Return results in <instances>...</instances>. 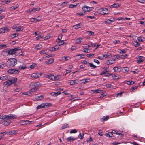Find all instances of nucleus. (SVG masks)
Instances as JSON below:
<instances>
[{
  "label": "nucleus",
  "instance_id": "f257e3e1",
  "mask_svg": "<svg viewBox=\"0 0 145 145\" xmlns=\"http://www.w3.org/2000/svg\"><path fill=\"white\" fill-rule=\"evenodd\" d=\"M0 119L1 120V121H3L2 123L4 125H8L11 122L10 121L9 119L7 116L5 115H0Z\"/></svg>",
  "mask_w": 145,
  "mask_h": 145
},
{
  "label": "nucleus",
  "instance_id": "f03ea898",
  "mask_svg": "<svg viewBox=\"0 0 145 145\" xmlns=\"http://www.w3.org/2000/svg\"><path fill=\"white\" fill-rule=\"evenodd\" d=\"M17 60L15 58L9 59L7 62V65L8 67H12L14 66L17 63Z\"/></svg>",
  "mask_w": 145,
  "mask_h": 145
},
{
  "label": "nucleus",
  "instance_id": "7ed1b4c3",
  "mask_svg": "<svg viewBox=\"0 0 145 145\" xmlns=\"http://www.w3.org/2000/svg\"><path fill=\"white\" fill-rule=\"evenodd\" d=\"M41 84L38 82H36L33 83V88H31L30 90L31 91V93L33 94L34 92L37 91V87H38L41 86Z\"/></svg>",
  "mask_w": 145,
  "mask_h": 145
},
{
  "label": "nucleus",
  "instance_id": "20e7f679",
  "mask_svg": "<svg viewBox=\"0 0 145 145\" xmlns=\"http://www.w3.org/2000/svg\"><path fill=\"white\" fill-rule=\"evenodd\" d=\"M99 12L100 14L103 15L108 14L109 12V10L106 8H102L99 9Z\"/></svg>",
  "mask_w": 145,
  "mask_h": 145
},
{
  "label": "nucleus",
  "instance_id": "39448f33",
  "mask_svg": "<svg viewBox=\"0 0 145 145\" xmlns=\"http://www.w3.org/2000/svg\"><path fill=\"white\" fill-rule=\"evenodd\" d=\"M19 69H10L7 71V72L11 74H17L19 73Z\"/></svg>",
  "mask_w": 145,
  "mask_h": 145
},
{
  "label": "nucleus",
  "instance_id": "423d86ee",
  "mask_svg": "<svg viewBox=\"0 0 145 145\" xmlns=\"http://www.w3.org/2000/svg\"><path fill=\"white\" fill-rule=\"evenodd\" d=\"M19 50L20 49L19 48H17L10 49L8 51V54L10 55H13L15 54L16 53L17 51Z\"/></svg>",
  "mask_w": 145,
  "mask_h": 145
},
{
  "label": "nucleus",
  "instance_id": "0eeeda50",
  "mask_svg": "<svg viewBox=\"0 0 145 145\" xmlns=\"http://www.w3.org/2000/svg\"><path fill=\"white\" fill-rule=\"evenodd\" d=\"M10 30V29L7 26H5L0 29V34L1 33H4L5 32L9 31Z\"/></svg>",
  "mask_w": 145,
  "mask_h": 145
},
{
  "label": "nucleus",
  "instance_id": "6e6552de",
  "mask_svg": "<svg viewBox=\"0 0 145 145\" xmlns=\"http://www.w3.org/2000/svg\"><path fill=\"white\" fill-rule=\"evenodd\" d=\"M137 59H138L137 60V62L139 64L142 63L143 61V59L144 58V57L143 56H138L137 57Z\"/></svg>",
  "mask_w": 145,
  "mask_h": 145
},
{
  "label": "nucleus",
  "instance_id": "1a4fd4ad",
  "mask_svg": "<svg viewBox=\"0 0 145 145\" xmlns=\"http://www.w3.org/2000/svg\"><path fill=\"white\" fill-rule=\"evenodd\" d=\"M46 76L47 78L52 80H57V77L52 74L47 75H46Z\"/></svg>",
  "mask_w": 145,
  "mask_h": 145
},
{
  "label": "nucleus",
  "instance_id": "9d476101",
  "mask_svg": "<svg viewBox=\"0 0 145 145\" xmlns=\"http://www.w3.org/2000/svg\"><path fill=\"white\" fill-rule=\"evenodd\" d=\"M41 75V74L38 73H34L31 75V77L33 78H37L40 77Z\"/></svg>",
  "mask_w": 145,
  "mask_h": 145
},
{
  "label": "nucleus",
  "instance_id": "9b49d317",
  "mask_svg": "<svg viewBox=\"0 0 145 145\" xmlns=\"http://www.w3.org/2000/svg\"><path fill=\"white\" fill-rule=\"evenodd\" d=\"M59 48V46L57 44L54 47H51L50 48H49V50L51 51H55L58 49Z\"/></svg>",
  "mask_w": 145,
  "mask_h": 145
},
{
  "label": "nucleus",
  "instance_id": "f8f14e48",
  "mask_svg": "<svg viewBox=\"0 0 145 145\" xmlns=\"http://www.w3.org/2000/svg\"><path fill=\"white\" fill-rule=\"evenodd\" d=\"M90 7L86 6L84 5L82 7V10L85 12H87L90 10Z\"/></svg>",
  "mask_w": 145,
  "mask_h": 145
},
{
  "label": "nucleus",
  "instance_id": "ddd939ff",
  "mask_svg": "<svg viewBox=\"0 0 145 145\" xmlns=\"http://www.w3.org/2000/svg\"><path fill=\"white\" fill-rule=\"evenodd\" d=\"M77 138H75L74 137L70 136L67 138L66 141L67 142H69L71 141H74Z\"/></svg>",
  "mask_w": 145,
  "mask_h": 145
},
{
  "label": "nucleus",
  "instance_id": "4468645a",
  "mask_svg": "<svg viewBox=\"0 0 145 145\" xmlns=\"http://www.w3.org/2000/svg\"><path fill=\"white\" fill-rule=\"evenodd\" d=\"M78 80H72L70 82H69L68 83L69 84L71 85H73L78 83Z\"/></svg>",
  "mask_w": 145,
  "mask_h": 145
},
{
  "label": "nucleus",
  "instance_id": "2eb2a0df",
  "mask_svg": "<svg viewBox=\"0 0 145 145\" xmlns=\"http://www.w3.org/2000/svg\"><path fill=\"white\" fill-rule=\"evenodd\" d=\"M54 61V59L53 58H50L48 60L46 61L45 63L47 64H50L52 63Z\"/></svg>",
  "mask_w": 145,
  "mask_h": 145
},
{
  "label": "nucleus",
  "instance_id": "dca6fc26",
  "mask_svg": "<svg viewBox=\"0 0 145 145\" xmlns=\"http://www.w3.org/2000/svg\"><path fill=\"white\" fill-rule=\"evenodd\" d=\"M109 118V116L108 115L107 116H104L101 118L100 120L101 122H104L107 120Z\"/></svg>",
  "mask_w": 145,
  "mask_h": 145
},
{
  "label": "nucleus",
  "instance_id": "f3484780",
  "mask_svg": "<svg viewBox=\"0 0 145 145\" xmlns=\"http://www.w3.org/2000/svg\"><path fill=\"white\" fill-rule=\"evenodd\" d=\"M17 132L15 130H12L7 133V134L8 135H14L16 134Z\"/></svg>",
  "mask_w": 145,
  "mask_h": 145
},
{
  "label": "nucleus",
  "instance_id": "a211bd4d",
  "mask_svg": "<svg viewBox=\"0 0 145 145\" xmlns=\"http://www.w3.org/2000/svg\"><path fill=\"white\" fill-rule=\"evenodd\" d=\"M82 25V24L81 23H80L79 24H77L74 26V29H77L78 28H80L81 26Z\"/></svg>",
  "mask_w": 145,
  "mask_h": 145
},
{
  "label": "nucleus",
  "instance_id": "6ab92c4d",
  "mask_svg": "<svg viewBox=\"0 0 145 145\" xmlns=\"http://www.w3.org/2000/svg\"><path fill=\"white\" fill-rule=\"evenodd\" d=\"M8 76L5 75L0 77V80L5 81L8 79Z\"/></svg>",
  "mask_w": 145,
  "mask_h": 145
},
{
  "label": "nucleus",
  "instance_id": "aec40b11",
  "mask_svg": "<svg viewBox=\"0 0 145 145\" xmlns=\"http://www.w3.org/2000/svg\"><path fill=\"white\" fill-rule=\"evenodd\" d=\"M27 66L25 64H23L22 65H20L18 67L20 69L24 70L25 69L27 68Z\"/></svg>",
  "mask_w": 145,
  "mask_h": 145
},
{
  "label": "nucleus",
  "instance_id": "412c9836",
  "mask_svg": "<svg viewBox=\"0 0 145 145\" xmlns=\"http://www.w3.org/2000/svg\"><path fill=\"white\" fill-rule=\"evenodd\" d=\"M132 44L133 46L136 47H137L138 46H140V43L136 41H133L132 42Z\"/></svg>",
  "mask_w": 145,
  "mask_h": 145
},
{
  "label": "nucleus",
  "instance_id": "4be33fe9",
  "mask_svg": "<svg viewBox=\"0 0 145 145\" xmlns=\"http://www.w3.org/2000/svg\"><path fill=\"white\" fill-rule=\"evenodd\" d=\"M7 116L9 120L10 119H16L17 117L16 115L13 114H10Z\"/></svg>",
  "mask_w": 145,
  "mask_h": 145
},
{
  "label": "nucleus",
  "instance_id": "5701e85b",
  "mask_svg": "<svg viewBox=\"0 0 145 145\" xmlns=\"http://www.w3.org/2000/svg\"><path fill=\"white\" fill-rule=\"evenodd\" d=\"M44 97V95H41L39 96H36L35 99L37 100H40L42 99Z\"/></svg>",
  "mask_w": 145,
  "mask_h": 145
},
{
  "label": "nucleus",
  "instance_id": "b1692460",
  "mask_svg": "<svg viewBox=\"0 0 145 145\" xmlns=\"http://www.w3.org/2000/svg\"><path fill=\"white\" fill-rule=\"evenodd\" d=\"M137 39L139 42H142L144 41L145 40V38L141 36L137 38Z\"/></svg>",
  "mask_w": 145,
  "mask_h": 145
},
{
  "label": "nucleus",
  "instance_id": "393cba45",
  "mask_svg": "<svg viewBox=\"0 0 145 145\" xmlns=\"http://www.w3.org/2000/svg\"><path fill=\"white\" fill-rule=\"evenodd\" d=\"M82 41V38H79L77 39L76 40V44H79Z\"/></svg>",
  "mask_w": 145,
  "mask_h": 145
},
{
  "label": "nucleus",
  "instance_id": "a878e982",
  "mask_svg": "<svg viewBox=\"0 0 145 145\" xmlns=\"http://www.w3.org/2000/svg\"><path fill=\"white\" fill-rule=\"evenodd\" d=\"M10 81V83L11 85L17 81V79L16 78H12V79L9 80Z\"/></svg>",
  "mask_w": 145,
  "mask_h": 145
},
{
  "label": "nucleus",
  "instance_id": "bb28decb",
  "mask_svg": "<svg viewBox=\"0 0 145 145\" xmlns=\"http://www.w3.org/2000/svg\"><path fill=\"white\" fill-rule=\"evenodd\" d=\"M3 84L4 85H7V86H9L11 85V84L9 80L3 82Z\"/></svg>",
  "mask_w": 145,
  "mask_h": 145
},
{
  "label": "nucleus",
  "instance_id": "cd10ccee",
  "mask_svg": "<svg viewBox=\"0 0 145 145\" xmlns=\"http://www.w3.org/2000/svg\"><path fill=\"white\" fill-rule=\"evenodd\" d=\"M112 77L113 79L117 80L119 79L120 78V76H118L114 74H112Z\"/></svg>",
  "mask_w": 145,
  "mask_h": 145
},
{
  "label": "nucleus",
  "instance_id": "c85d7f7f",
  "mask_svg": "<svg viewBox=\"0 0 145 145\" xmlns=\"http://www.w3.org/2000/svg\"><path fill=\"white\" fill-rule=\"evenodd\" d=\"M42 47V46L41 44H39L36 46L35 48L37 50H38L41 48Z\"/></svg>",
  "mask_w": 145,
  "mask_h": 145
},
{
  "label": "nucleus",
  "instance_id": "c756f323",
  "mask_svg": "<svg viewBox=\"0 0 145 145\" xmlns=\"http://www.w3.org/2000/svg\"><path fill=\"white\" fill-rule=\"evenodd\" d=\"M69 125L67 124V123L65 124L62 125V127H61V129H65V128H69Z\"/></svg>",
  "mask_w": 145,
  "mask_h": 145
},
{
  "label": "nucleus",
  "instance_id": "7c9ffc66",
  "mask_svg": "<svg viewBox=\"0 0 145 145\" xmlns=\"http://www.w3.org/2000/svg\"><path fill=\"white\" fill-rule=\"evenodd\" d=\"M119 7V5L118 3H114L110 6V8H118Z\"/></svg>",
  "mask_w": 145,
  "mask_h": 145
},
{
  "label": "nucleus",
  "instance_id": "2f4dec72",
  "mask_svg": "<svg viewBox=\"0 0 145 145\" xmlns=\"http://www.w3.org/2000/svg\"><path fill=\"white\" fill-rule=\"evenodd\" d=\"M61 94L60 92L58 91L57 92H53L52 93V95L54 96H57Z\"/></svg>",
  "mask_w": 145,
  "mask_h": 145
},
{
  "label": "nucleus",
  "instance_id": "473e14b6",
  "mask_svg": "<svg viewBox=\"0 0 145 145\" xmlns=\"http://www.w3.org/2000/svg\"><path fill=\"white\" fill-rule=\"evenodd\" d=\"M115 59L113 60H107L106 61L107 63L108 64H112L114 63Z\"/></svg>",
  "mask_w": 145,
  "mask_h": 145
},
{
  "label": "nucleus",
  "instance_id": "72a5a7b5",
  "mask_svg": "<svg viewBox=\"0 0 145 145\" xmlns=\"http://www.w3.org/2000/svg\"><path fill=\"white\" fill-rule=\"evenodd\" d=\"M44 108V105L43 103L41 104L40 105H38L37 107V109H39L42 108Z\"/></svg>",
  "mask_w": 145,
  "mask_h": 145
},
{
  "label": "nucleus",
  "instance_id": "f704fd0d",
  "mask_svg": "<svg viewBox=\"0 0 145 145\" xmlns=\"http://www.w3.org/2000/svg\"><path fill=\"white\" fill-rule=\"evenodd\" d=\"M66 44V43L64 42L63 40H61L59 41V42H58L57 44L59 46H61V45H62L64 44Z\"/></svg>",
  "mask_w": 145,
  "mask_h": 145
},
{
  "label": "nucleus",
  "instance_id": "c9c22d12",
  "mask_svg": "<svg viewBox=\"0 0 145 145\" xmlns=\"http://www.w3.org/2000/svg\"><path fill=\"white\" fill-rule=\"evenodd\" d=\"M23 30V27L22 26H20V27H18L16 30V32L17 31H22Z\"/></svg>",
  "mask_w": 145,
  "mask_h": 145
},
{
  "label": "nucleus",
  "instance_id": "e433bc0d",
  "mask_svg": "<svg viewBox=\"0 0 145 145\" xmlns=\"http://www.w3.org/2000/svg\"><path fill=\"white\" fill-rule=\"evenodd\" d=\"M44 105V108L45 107H48L51 106L52 104L50 103H43Z\"/></svg>",
  "mask_w": 145,
  "mask_h": 145
},
{
  "label": "nucleus",
  "instance_id": "4c0bfd02",
  "mask_svg": "<svg viewBox=\"0 0 145 145\" xmlns=\"http://www.w3.org/2000/svg\"><path fill=\"white\" fill-rule=\"evenodd\" d=\"M36 21H41L42 17L41 16H38L37 18H35Z\"/></svg>",
  "mask_w": 145,
  "mask_h": 145
},
{
  "label": "nucleus",
  "instance_id": "58836bf2",
  "mask_svg": "<svg viewBox=\"0 0 145 145\" xmlns=\"http://www.w3.org/2000/svg\"><path fill=\"white\" fill-rule=\"evenodd\" d=\"M106 136L107 137H112L113 136L112 133V132H109L106 134Z\"/></svg>",
  "mask_w": 145,
  "mask_h": 145
},
{
  "label": "nucleus",
  "instance_id": "ea45409f",
  "mask_svg": "<svg viewBox=\"0 0 145 145\" xmlns=\"http://www.w3.org/2000/svg\"><path fill=\"white\" fill-rule=\"evenodd\" d=\"M129 70V69L127 67H123L122 69V71L123 72H125L128 71Z\"/></svg>",
  "mask_w": 145,
  "mask_h": 145
},
{
  "label": "nucleus",
  "instance_id": "a19ab883",
  "mask_svg": "<svg viewBox=\"0 0 145 145\" xmlns=\"http://www.w3.org/2000/svg\"><path fill=\"white\" fill-rule=\"evenodd\" d=\"M86 33L88 35H91L93 36L94 35V33L93 32L90 31H88L86 32Z\"/></svg>",
  "mask_w": 145,
  "mask_h": 145
},
{
  "label": "nucleus",
  "instance_id": "79ce46f5",
  "mask_svg": "<svg viewBox=\"0 0 145 145\" xmlns=\"http://www.w3.org/2000/svg\"><path fill=\"white\" fill-rule=\"evenodd\" d=\"M94 91L95 92H96L97 93H101L103 92V90H99L98 89L95 90H94Z\"/></svg>",
  "mask_w": 145,
  "mask_h": 145
},
{
  "label": "nucleus",
  "instance_id": "37998d69",
  "mask_svg": "<svg viewBox=\"0 0 145 145\" xmlns=\"http://www.w3.org/2000/svg\"><path fill=\"white\" fill-rule=\"evenodd\" d=\"M84 135V134L83 133H80L78 136L79 138L80 139H83V138Z\"/></svg>",
  "mask_w": 145,
  "mask_h": 145
},
{
  "label": "nucleus",
  "instance_id": "c03bdc74",
  "mask_svg": "<svg viewBox=\"0 0 145 145\" xmlns=\"http://www.w3.org/2000/svg\"><path fill=\"white\" fill-rule=\"evenodd\" d=\"M50 38V36L49 35H47L46 36L43 37V39L46 40L49 39Z\"/></svg>",
  "mask_w": 145,
  "mask_h": 145
},
{
  "label": "nucleus",
  "instance_id": "a18cd8bd",
  "mask_svg": "<svg viewBox=\"0 0 145 145\" xmlns=\"http://www.w3.org/2000/svg\"><path fill=\"white\" fill-rule=\"evenodd\" d=\"M77 132V131L76 129H73L70 131V133H75Z\"/></svg>",
  "mask_w": 145,
  "mask_h": 145
},
{
  "label": "nucleus",
  "instance_id": "49530a36",
  "mask_svg": "<svg viewBox=\"0 0 145 145\" xmlns=\"http://www.w3.org/2000/svg\"><path fill=\"white\" fill-rule=\"evenodd\" d=\"M89 79H84L82 80L83 81L82 83L84 84H85L87 82H88L89 81Z\"/></svg>",
  "mask_w": 145,
  "mask_h": 145
},
{
  "label": "nucleus",
  "instance_id": "de8ad7c7",
  "mask_svg": "<svg viewBox=\"0 0 145 145\" xmlns=\"http://www.w3.org/2000/svg\"><path fill=\"white\" fill-rule=\"evenodd\" d=\"M22 122H23L24 123H22V125H24V124L28 123V122L29 123L30 121L27 120H22Z\"/></svg>",
  "mask_w": 145,
  "mask_h": 145
},
{
  "label": "nucleus",
  "instance_id": "09e8293b",
  "mask_svg": "<svg viewBox=\"0 0 145 145\" xmlns=\"http://www.w3.org/2000/svg\"><path fill=\"white\" fill-rule=\"evenodd\" d=\"M94 55V54H86V56L89 57H91Z\"/></svg>",
  "mask_w": 145,
  "mask_h": 145
},
{
  "label": "nucleus",
  "instance_id": "8fccbe9b",
  "mask_svg": "<svg viewBox=\"0 0 145 145\" xmlns=\"http://www.w3.org/2000/svg\"><path fill=\"white\" fill-rule=\"evenodd\" d=\"M134 82L133 81L131 80L130 81H127V84L128 85H130L131 84H134Z\"/></svg>",
  "mask_w": 145,
  "mask_h": 145
},
{
  "label": "nucleus",
  "instance_id": "3c124183",
  "mask_svg": "<svg viewBox=\"0 0 145 145\" xmlns=\"http://www.w3.org/2000/svg\"><path fill=\"white\" fill-rule=\"evenodd\" d=\"M75 58L76 60H79L81 59V57H80V56L78 55L75 56Z\"/></svg>",
  "mask_w": 145,
  "mask_h": 145
},
{
  "label": "nucleus",
  "instance_id": "603ef678",
  "mask_svg": "<svg viewBox=\"0 0 145 145\" xmlns=\"http://www.w3.org/2000/svg\"><path fill=\"white\" fill-rule=\"evenodd\" d=\"M77 47L76 46H72L71 48V51H73L75 50L77 48Z\"/></svg>",
  "mask_w": 145,
  "mask_h": 145
},
{
  "label": "nucleus",
  "instance_id": "864d4df0",
  "mask_svg": "<svg viewBox=\"0 0 145 145\" xmlns=\"http://www.w3.org/2000/svg\"><path fill=\"white\" fill-rule=\"evenodd\" d=\"M19 26L18 25V24H15L13 26L12 28L13 29H16Z\"/></svg>",
  "mask_w": 145,
  "mask_h": 145
},
{
  "label": "nucleus",
  "instance_id": "5fc2aeb1",
  "mask_svg": "<svg viewBox=\"0 0 145 145\" xmlns=\"http://www.w3.org/2000/svg\"><path fill=\"white\" fill-rule=\"evenodd\" d=\"M11 1V0H7L5 1H3L2 2V3L3 4H5V3H9Z\"/></svg>",
  "mask_w": 145,
  "mask_h": 145
},
{
  "label": "nucleus",
  "instance_id": "6e6d98bb",
  "mask_svg": "<svg viewBox=\"0 0 145 145\" xmlns=\"http://www.w3.org/2000/svg\"><path fill=\"white\" fill-rule=\"evenodd\" d=\"M90 65L89 66L90 67H92L94 69L95 68H96L97 67V66L95 65H93V63H91L90 64H89Z\"/></svg>",
  "mask_w": 145,
  "mask_h": 145
},
{
  "label": "nucleus",
  "instance_id": "4d7b16f0",
  "mask_svg": "<svg viewBox=\"0 0 145 145\" xmlns=\"http://www.w3.org/2000/svg\"><path fill=\"white\" fill-rule=\"evenodd\" d=\"M113 70L115 72H118V68L117 67H115L113 68Z\"/></svg>",
  "mask_w": 145,
  "mask_h": 145
},
{
  "label": "nucleus",
  "instance_id": "13d9d810",
  "mask_svg": "<svg viewBox=\"0 0 145 145\" xmlns=\"http://www.w3.org/2000/svg\"><path fill=\"white\" fill-rule=\"evenodd\" d=\"M114 58L115 59H118L119 58L121 57V56H120L119 55H114Z\"/></svg>",
  "mask_w": 145,
  "mask_h": 145
},
{
  "label": "nucleus",
  "instance_id": "bf43d9fd",
  "mask_svg": "<svg viewBox=\"0 0 145 145\" xmlns=\"http://www.w3.org/2000/svg\"><path fill=\"white\" fill-rule=\"evenodd\" d=\"M22 90V89L20 88H18L16 89L14 91L16 92H19Z\"/></svg>",
  "mask_w": 145,
  "mask_h": 145
},
{
  "label": "nucleus",
  "instance_id": "052dcab7",
  "mask_svg": "<svg viewBox=\"0 0 145 145\" xmlns=\"http://www.w3.org/2000/svg\"><path fill=\"white\" fill-rule=\"evenodd\" d=\"M76 6V5L70 4L69 6V7L70 8H72Z\"/></svg>",
  "mask_w": 145,
  "mask_h": 145
},
{
  "label": "nucleus",
  "instance_id": "680f3d73",
  "mask_svg": "<svg viewBox=\"0 0 145 145\" xmlns=\"http://www.w3.org/2000/svg\"><path fill=\"white\" fill-rule=\"evenodd\" d=\"M128 56V55L125 54V55H121V57H122L123 58H125Z\"/></svg>",
  "mask_w": 145,
  "mask_h": 145
},
{
  "label": "nucleus",
  "instance_id": "e2e57ef3",
  "mask_svg": "<svg viewBox=\"0 0 145 145\" xmlns=\"http://www.w3.org/2000/svg\"><path fill=\"white\" fill-rule=\"evenodd\" d=\"M97 58L99 59L103 60L104 59L103 56H99Z\"/></svg>",
  "mask_w": 145,
  "mask_h": 145
},
{
  "label": "nucleus",
  "instance_id": "0e129e2a",
  "mask_svg": "<svg viewBox=\"0 0 145 145\" xmlns=\"http://www.w3.org/2000/svg\"><path fill=\"white\" fill-rule=\"evenodd\" d=\"M39 53L41 54H46V52H45V51L44 50H41V51Z\"/></svg>",
  "mask_w": 145,
  "mask_h": 145
},
{
  "label": "nucleus",
  "instance_id": "69168bd1",
  "mask_svg": "<svg viewBox=\"0 0 145 145\" xmlns=\"http://www.w3.org/2000/svg\"><path fill=\"white\" fill-rule=\"evenodd\" d=\"M18 7V6H14V7H11V9L14 10L16 9Z\"/></svg>",
  "mask_w": 145,
  "mask_h": 145
},
{
  "label": "nucleus",
  "instance_id": "338daca9",
  "mask_svg": "<svg viewBox=\"0 0 145 145\" xmlns=\"http://www.w3.org/2000/svg\"><path fill=\"white\" fill-rule=\"evenodd\" d=\"M15 37H16V36L14 33L11 34L10 36V37L11 39H13Z\"/></svg>",
  "mask_w": 145,
  "mask_h": 145
},
{
  "label": "nucleus",
  "instance_id": "774afa93",
  "mask_svg": "<svg viewBox=\"0 0 145 145\" xmlns=\"http://www.w3.org/2000/svg\"><path fill=\"white\" fill-rule=\"evenodd\" d=\"M42 38L41 35H39L36 37V39L37 40L40 39Z\"/></svg>",
  "mask_w": 145,
  "mask_h": 145
}]
</instances>
